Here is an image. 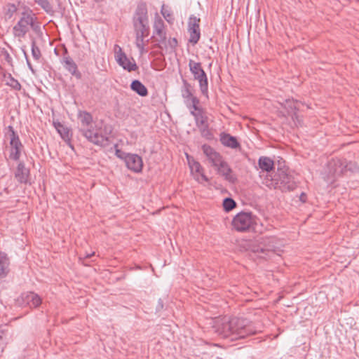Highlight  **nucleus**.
<instances>
[{
  "instance_id": "obj_1",
  "label": "nucleus",
  "mask_w": 359,
  "mask_h": 359,
  "mask_svg": "<svg viewBox=\"0 0 359 359\" xmlns=\"http://www.w3.org/2000/svg\"><path fill=\"white\" fill-rule=\"evenodd\" d=\"M213 327L219 336L230 341L244 339L257 332L251 321L238 317L219 318L215 320Z\"/></svg>"
},
{
  "instance_id": "obj_2",
  "label": "nucleus",
  "mask_w": 359,
  "mask_h": 359,
  "mask_svg": "<svg viewBox=\"0 0 359 359\" xmlns=\"http://www.w3.org/2000/svg\"><path fill=\"white\" fill-rule=\"evenodd\" d=\"M79 120V132L87 140L95 145L107 147L109 145V135L112 132V128L108 124H102L98 127H93V116L86 111H79L78 113Z\"/></svg>"
},
{
  "instance_id": "obj_3",
  "label": "nucleus",
  "mask_w": 359,
  "mask_h": 359,
  "mask_svg": "<svg viewBox=\"0 0 359 359\" xmlns=\"http://www.w3.org/2000/svg\"><path fill=\"white\" fill-rule=\"evenodd\" d=\"M135 44L141 53L146 52L144 39L149 34L148 10L146 3L138 4L133 17Z\"/></svg>"
},
{
  "instance_id": "obj_4",
  "label": "nucleus",
  "mask_w": 359,
  "mask_h": 359,
  "mask_svg": "<svg viewBox=\"0 0 359 359\" xmlns=\"http://www.w3.org/2000/svg\"><path fill=\"white\" fill-rule=\"evenodd\" d=\"M266 185L271 189H279L282 191H293L297 187L294 175L285 168H278L273 177L267 175Z\"/></svg>"
},
{
  "instance_id": "obj_5",
  "label": "nucleus",
  "mask_w": 359,
  "mask_h": 359,
  "mask_svg": "<svg viewBox=\"0 0 359 359\" xmlns=\"http://www.w3.org/2000/svg\"><path fill=\"white\" fill-rule=\"evenodd\" d=\"M35 15L28 9L21 13V17L13 27V34L16 38H24L29 32V28H34Z\"/></svg>"
},
{
  "instance_id": "obj_6",
  "label": "nucleus",
  "mask_w": 359,
  "mask_h": 359,
  "mask_svg": "<svg viewBox=\"0 0 359 359\" xmlns=\"http://www.w3.org/2000/svg\"><path fill=\"white\" fill-rule=\"evenodd\" d=\"M276 238L274 237L261 238L258 245L252 248V251L259 254L261 258H266V256L270 257L276 251Z\"/></svg>"
},
{
  "instance_id": "obj_7",
  "label": "nucleus",
  "mask_w": 359,
  "mask_h": 359,
  "mask_svg": "<svg viewBox=\"0 0 359 359\" xmlns=\"http://www.w3.org/2000/svg\"><path fill=\"white\" fill-rule=\"evenodd\" d=\"M189 67L190 72L194 75V79L199 83L201 91L203 95H207L208 91V82L206 73L203 69L201 62L189 60Z\"/></svg>"
},
{
  "instance_id": "obj_8",
  "label": "nucleus",
  "mask_w": 359,
  "mask_h": 359,
  "mask_svg": "<svg viewBox=\"0 0 359 359\" xmlns=\"http://www.w3.org/2000/svg\"><path fill=\"white\" fill-rule=\"evenodd\" d=\"M233 228L240 232L250 230L255 224V219L251 212H241L232 220Z\"/></svg>"
},
{
  "instance_id": "obj_9",
  "label": "nucleus",
  "mask_w": 359,
  "mask_h": 359,
  "mask_svg": "<svg viewBox=\"0 0 359 359\" xmlns=\"http://www.w3.org/2000/svg\"><path fill=\"white\" fill-rule=\"evenodd\" d=\"M8 135L10 138V147L11 152L9 157L14 161H18L21 156V151L23 149V145L19 138L18 135L14 130L13 126H9L8 128Z\"/></svg>"
},
{
  "instance_id": "obj_10",
  "label": "nucleus",
  "mask_w": 359,
  "mask_h": 359,
  "mask_svg": "<svg viewBox=\"0 0 359 359\" xmlns=\"http://www.w3.org/2000/svg\"><path fill=\"white\" fill-rule=\"evenodd\" d=\"M114 53L116 61L123 69L130 72L138 69L135 60L133 57L128 58L118 45L114 46Z\"/></svg>"
},
{
  "instance_id": "obj_11",
  "label": "nucleus",
  "mask_w": 359,
  "mask_h": 359,
  "mask_svg": "<svg viewBox=\"0 0 359 359\" xmlns=\"http://www.w3.org/2000/svg\"><path fill=\"white\" fill-rule=\"evenodd\" d=\"M200 22L201 19L191 15L188 22V32L189 34V41L193 45L196 44L201 37L200 31Z\"/></svg>"
},
{
  "instance_id": "obj_12",
  "label": "nucleus",
  "mask_w": 359,
  "mask_h": 359,
  "mask_svg": "<svg viewBox=\"0 0 359 359\" xmlns=\"http://www.w3.org/2000/svg\"><path fill=\"white\" fill-rule=\"evenodd\" d=\"M189 165L191 170V174L194 175L196 180L198 182H209V179L203 172V168L199 162L195 161L193 158L187 155Z\"/></svg>"
},
{
  "instance_id": "obj_13",
  "label": "nucleus",
  "mask_w": 359,
  "mask_h": 359,
  "mask_svg": "<svg viewBox=\"0 0 359 359\" xmlns=\"http://www.w3.org/2000/svg\"><path fill=\"white\" fill-rule=\"evenodd\" d=\"M124 161L128 169L135 172H140L142 170L143 162L142 158L135 154H123Z\"/></svg>"
},
{
  "instance_id": "obj_14",
  "label": "nucleus",
  "mask_w": 359,
  "mask_h": 359,
  "mask_svg": "<svg viewBox=\"0 0 359 359\" xmlns=\"http://www.w3.org/2000/svg\"><path fill=\"white\" fill-rule=\"evenodd\" d=\"M202 150L208 162L215 168L224 161L222 155L219 152L216 151L215 149L211 147L210 145L203 144L202 146Z\"/></svg>"
},
{
  "instance_id": "obj_15",
  "label": "nucleus",
  "mask_w": 359,
  "mask_h": 359,
  "mask_svg": "<svg viewBox=\"0 0 359 359\" xmlns=\"http://www.w3.org/2000/svg\"><path fill=\"white\" fill-rule=\"evenodd\" d=\"M215 169L218 175L222 176L229 183L234 184L237 181L236 175L233 173L228 163L224 160Z\"/></svg>"
},
{
  "instance_id": "obj_16",
  "label": "nucleus",
  "mask_w": 359,
  "mask_h": 359,
  "mask_svg": "<svg viewBox=\"0 0 359 359\" xmlns=\"http://www.w3.org/2000/svg\"><path fill=\"white\" fill-rule=\"evenodd\" d=\"M62 60L65 68L72 75L76 76L77 79H80L81 77V74L78 71V67L75 62L70 56L68 55L67 48H65V54Z\"/></svg>"
},
{
  "instance_id": "obj_17",
  "label": "nucleus",
  "mask_w": 359,
  "mask_h": 359,
  "mask_svg": "<svg viewBox=\"0 0 359 359\" xmlns=\"http://www.w3.org/2000/svg\"><path fill=\"white\" fill-rule=\"evenodd\" d=\"M154 34L157 36L156 40L160 43H163L166 40V33L165 32V24L163 20L158 16L155 18L154 22Z\"/></svg>"
},
{
  "instance_id": "obj_18",
  "label": "nucleus",
  "mask_w": 359,
  "mask_h": 359,
  "mask_svg": "<svg viewBox=\"0 0 359 359\" xmlns=\"http://www.w3.org/2000/svg\"><path fill=\"white\" fill-rule=\"evenodd\" d=\"M29 169L25 167L22 162H20L15 172V177L21 184H27L29 181Z\"/></svg>"
},
{
  "instance_id": "obj_19",
  "label": "nucleus",
  "mask_w": 359,
  "mask_h": 359,
  "mask_svg": "<svg viewBox=\"0 0 359 359\" xmlns=\"http://www.w3.org/2000/svg\"><path fill=\"white\" fill-rule=\"evenodd\" d=\"M220 142L224 146L231 149L240 147V143L238 142L236 137L227 133L221 134Z\"/></svg>"
},
{
  "instance_id": "obj_20",
  "label": "nucleus",
  "mask_w": 359,
  "mask_h": 359,
  "mask_svg": "<svg viewBox=\"0 0 359 359\" xmlns=\"http://www.w3.org/2000/svg\"><path fill=\"white\" fill-rule=\"evenodd\" d=\"M22 298L30 307H37L41 303V299L40 297L32 292L22 294Z\"/></svg>"
},
{
  "instance_id": "obj_21",
  "label": "nucleus",
  "mask_w": 359,
  "mask_h": 359,
  "mask_svg": "<svg viewBox=\"0 0 359 359\" xmlns=\"http://www.w3.org/2000/svg\"><path fill=\"white\" fill-rule=\"evenodd\" d=\"M182 96L184 99V102H185L187 107L188 108H191V104H189V101L193 97H195V96H194L192 94L191 84L189 83H188L187 80H183Z\"/></svg>"
},
{
  "instance_id": "obj_22",
  "label": "nucleus",
  "mask_w": 359,
  "mask_h": 359,
  "mask_svg": "<svg viewBox=\"0 0 359 359\" xmlns=\"http://www.w3.org/2000/svg\"><path fill=\"white\" fill-rule=\"evenodd\" d=\"M10 262L6 253L0 251V278H4L9 271Z\"/></svg>"
},
{
  "instance_id": "obj_23",
  "label": "nucleus",
  "mask_w": 359,
  "mask_h": 359,
  "mask_svg": "<svg viewBox=\"0 0 359 359\" xmlns=\"http://www.w3.org/2000/svg\"><path fill=\"white\" fill-rule=\"evenodd\" d=\"M258 165L262 171L270 172L274 168L273 161L267 156H260L258 160Z\"/></svg>"
},
{
  "instance_id": "obj_24",
  "label": "nucleus",
  "mask_w": 359,
  "mask_h": 359,
  "mask_svg": "<svg viewBox=\"0 0 359 359\" xmlns=\"http://www.w3.org/2000/svg\"><path fill=\"white\" fill-rule=\"evenodd\" d=\"M130 88L141 97H145L148 95L147 88L139 80H134L130 84Z\"/></svg>"
},
{
  "instance_id": "obj_25",
  "label": "nucleus",
  "mask_w": 359,
  "mask_h": 359,
  "mask_svg": "<svg viewBox=\"0 0 359 359\" xmlns=\"http://www.w3.org/2000/svg\"><path fill=\"white\" fill-rule=\"evenodd\" d=\"M191 114L194 117L196 126L204 125L208 122V118L203 111H191Z\"/></svg>"
},
{
  "instance_id": "obj_26",
  "label": "nucleus",
  "mask_w": 359,
  "mask_h": 359,
  "mask_svg": "<svg viewBox=\"0 0 359 359\" xmlns=\"http://www.w3.org/2000/svg\"><path fill=\"white\" fill-rule=\"evenodd\" d=\"M283 107L289 115H291L292 117L296 115L297 102L294 100H286Z\"/></svg>"
},
{
  "instance_id": "obj_27",
  "label": "nucleus",
  "mask_w": 359,
  "mask_h": 359,
  "mask_svg": "<svg viewBox=\"0 0 359 359\" xmlns=\"http://www.w3.org/2000/svg\"><path fill=\"white\" fill-rule=\"evenodd\" d=\"M18 11V7L14 4H8L4 7V15L7 20L11 19Z\"/></svg>"
},
{
  "instance_id": "obj_28",
  "label": "nucleus",
  "mask_w": 359,
  "mask_h": 359,
  "mask_svg": "<svg viewBox=\"0 0 359 359\" xmlns=\"http://www.w3.org/2000/svg\"><path fill=\"white\" fill-rule=\"evenodd\" d=\"M197 128H198L202 137L206 138L207 140H211L212 138V133L209 128L208 123L204 125H200L197 126Z\"/></svg>"
},
{
  "instance_id": "obj_29",
  "label": "nucleus",
  "mask_w": 359,
  "mask_h": 359,
  "mask_svg": "<svg viewBox=\"0 0 359 359\" xmlns=\"http://www.w3.org/2000/svg\"><path fill=\"white\" fill-rule=\"evenodd\" d=\"M161 13L165 18V20L170 24H172L174 21L172 12L170 8H168L164 4L161 6Z\"/></svg>"
},
{
  "instance_id": "obj_30",
  "label": "nucleus",
  "mask_w": 359,
  "mask_h": 359,
  "mask_svg": "<svg viewBox=\"0 0 359 359\" xmlns=\"http://www.w3.org/2000/svg\"><path fill=\"white\" fill-rule=\"evenodd\" d=\"M36 4L39 5L47 13L50 14L53 13V6L50 5L48 0H34Z\"/></svg>"
},
{
  "instance_id": "obj_31",
  "label": "nucleus",
  "mask_w": 359,
  "mask_h": 359,
  "mask_svg": "<svg viewBox=\"0 0 359 359\" xmlns=\"http://www.w3.org/2000/svg\"><path fill=\"white\" fill-rule=\"evenodd\" d=\"M55 126L63 140H66L69 139V130L67 128H65L60 123H58L57 125L55 124Z\"/></svg>"
},
{
  "instance_id": "obj_32",
  "label": "nucleus",
  "mask_w": 359,
  "mask_h": 359,
  "mask_svg": "<svg viewBox=\"0 0 359 359\" xmlns=\"http://www.w3.org/2000/svg\"><path fill=\"white\" fill-rule=\"evenodd\" d=\"M236 206V203L231 198H226L223 201V208L225 211L229 212Z\"/></svg>"
},
{
  "instance_id": "obj_33",
  "label": "nucleus",
  "mask_w": 359,
  "mask_h": 359,
  "mask_svg": "<svg viewBox=\"0 0 359 359\" xmlns=\"http://www.w3.org/2000/svg\"><path fill=\"white\" fill-rule=\"evenodd\" d=\"M6 84L9 86H11L12 88H13L15 90H20L21 89V85L18 82V80L14 79L11 74H9L7 80H6Z\"/></svg>"
},
{
  "instance_id": "obj_34",
  "label": "nucleus",
  "mask_w": 359,
  "mask_h": 359,
  "mask_svg": "<svg viewBox=\"0 0 359 359\" xmlns=\"http://www.w3.org/2000/svg\"><path fill=\"white\" fill-rule=\"evenodd\" d=\"M32 55L34 60H39L41 56V50L36 45L35 41L32 42Z\"/></svg>"
},
{
  "instance_id": "obj_35",
  "label": "nucleus",
  "mask_w": 359,
  "mask_h": 359,
  "mask_svg": "<svg viewBox=\"0 0 359 359\" xmlns=\"http://www.w3.org/2000/svg\"><path fill=\"white\" fill-rule=\"evenodd\" d=\"M189 104H191V108H189L190 109V111H203V109L201 108H199L198 107V105L199 104V100L196 97H193L191 100H190Z\"/></svg>"
},
{
  "instance_id": "obj_36",
  "label": "nucleus",
  "mask_w": 359,
  "mask_h": 359,
  "mask_svg": "<svg viewBox=\"0 0 359 359\" xmlns=\"http://www.w3.org/2000/svg\"><path fill=\"white\" fill-rule=\"evenodd\" d=\"M125 154L124 152H122L121 150L116 149V154L117 156V157L121 158V159H124V154Z\"/></svg>"
},
{
  "instance_id": "obj_37",
  "label": "nucleus",
  "mask_w": 359,
  "mask_h": 359,
  "mask_svg": "<svg viewBox=\"0 0 359 359\" xmlns=\"http://www.w3.org/2000/svg\"><path fill=\"white\" fill-rule=\"evenodd\" d=\"M25 55V57H26V60H27V65H28V67L29 69L34 73V70L32 67V65H31L29 60L27 59V55H26V53L24 52Z\"/></svg>"
},
{
  "instance_id": "obj_38",
  "label": "nucleus",
  "mask_w": 359,
  "mask_h": 359,
  "mask_svg": "<svg viewBox=\"0 0 359 359\" xmlns=\"http://www.w3.org/2000/svg\"><path fill=\"white\" fill-rule=\"evenodd\" d=\"M94 255H95V252L86 254L85 255V257H83V259H88V258L91 257L92 256H93Z\"/></svg>"
},
{
  "instance_id": "obj_39",
  "label": "nucleus",
  "mask_w": 359,
  "mask_h": 359,
  "mask_svg": "<svg viewBox=\"0 0 359 359\" xmlns=\"http://www.w3.org/2000/svg\"><path fill=\"white\" fill-rule=\"evenodd\" d=\"M6 60L8 62H10L11 61V57L10 56V55L6 53Z\"/></svg>"
},
{
  "instance_id": "obj_40",
  "label": "nucleus",
  "mask_w": 359,
  "mask_h": 359,
  "mask_svg": "<svg viewBox=\"0 0 359 359\" xmlns=\"http://www.w3.org/2000/svg\"><path fill=\"white\" fill-rule=\"evenodd\" d=\"M172 43L175 44V45H177V39H176L175 38H173V39H172Z\"/></svg>"
},
{
  "instance_id": "obj_41",
  "label": "nucleus",
  "mask_w": 359,
  "mask_h": 359,
  "mask_svg": "<svg viewBox=\"0 0 359 359\" xmlns=\"http://www.w3.org/2000/svg\"><path fill=\"white\" fill-rule=\"evenodd\" d=\"M3 332L0 331V339H2L3 336Z\"/></svg>"
},
{
  "instance_id": "obj_42",
  "label": "nucleus",
  "mask_w": 359,
  "mask_h": 359,
  "mask_svg": "<svg viewBox=\"0 0 359 359\" xmlns=\"http://www.w3.org/2000/svg\"><path fill=\"white\" fill-rule=\"evenodd\" d=\"M96 2L102 1V0H95Z\"/></svg>"
}]
</instances>
